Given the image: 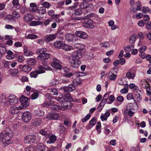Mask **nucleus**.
I'll list each match as a JSON object with an SVG mask.
<instances>
[{
    "label": "nucleus",
    "mask_w": 151,
    "mask_h": 151,
    "mask_svg": "<svg viewBox=\"0 0 151 151\" xmlns=\"http://www.w3.org/2000/svg\"><path fill=\"white\" fill-rule=\"evenodd\" d=\"M13 135L12 131L9 128H6L0 134V142H2L3 147H5L12 143V141L11 139Z\"/></svg>",
    "instance_id": "1"
},
{
    "label": "nucleus",
    "mask_w": 151,
    "mask_h": 151,
    "mask_svg": "<svg viewBox=\"0 0 151 151\" xmlns=\"http://www.w3.org/2000/svg\"><path fill=\"white\" fill-rule=\"evenodd\" d=\"M81 50H79L73 53L71 55L69 60L70 66L73 68L79 67L81 63V62L79 60L81 57L82 54Z\"/></svg>",
    "instance_id": "2"
},
{
    "label": "nucleus",
    "mask_w": 151,
    "mask_h": 151,
    "mask_svg": "<svg viewBox=\"0 0 151 151\" xmlns=\"http://www.w3.org/2000/svg\"><path fill=\"white\" fill-rule=\"evenodd\" d=\"M83 22H82L83 26L87 28L93 29L94 26L93 24V21L91 19H87V18L84 17L83 18Z\"/></svg>",
    "instance_id": "3"
},
{
    "label": "nucleus",
    "mask_w": 151,
    "mask_h": 151,
    "mask_svg": "<svg viewBox=\"0 0 151 151\" xmlns=\"http://www.w3.org/2000/svg\"><path fill=\"white\" fill-rule=\"evenodd\" d=\"M37 138V137L35 136H28L25 137L24 142L27 144L36 143L38 142V139Z\"/></svg>",
    "instance_id": "4"
},
{
    "label": "nucleus",
    "mask_w": 151,
    "mask_h": 151,
    "mask_svg": "<svg viewBox=\"0 0 151 151\" xmlns=\"http://www.w3.org/2000/svg\"><path fill=\"white\" fill-rule=\"evenodd\" d=\"M32 119L31 113L29 111L24 112L22 114V119L25 122H29Z\"/></svg>",
    "instance_id": "5"
},
{
    "label": "nucleus",
    "mask_w": 151,
    "mask_h": 151,
    "mask_svg": "<svg viewBox=\"0 0 151 151\" xmlns=\"http://www.w3.org/2000/svg\"><path fill=\"white\" fill-rule=\"evenodd\" d=\"M19 101L22 104V109L28 106L29 104V100L26 97L24 96H22L19 99Z\"/></svg>",
    "instance_id": "6"
},
{
    "label": "nucleus",
    "mask_w": 151,
    "mask_h": 151,
    "mask_svg": "<svg viewBox=\"0 0 151 151\" xmlns=\"http://www.w3.org/2000/svg\"><path fill=\"white\" fill-rule=\"evenodd\" d=\"M43 106L44 107H49L51 108L52 110L54 111H58L60 110H61V107L60 106L56 105H52L51 104L44 103L43 104Z\"/></svg>",
    "instance_id": "7"
},
{
    "label": "nucleus",
    "mask_w": 151,
    "mask_h": 151,
    "mask_svg": "<svg viewBox=\"0 0 151 151\" xmlns=\"http://www.w3.org/2000/svg\"><path fill=\"white\" fill-rule=\"evenodd\" d=\"M73 104L69 101H64L61 104V110L64 111L66 109H70L72 107Z\"/></svg>",
    "instance_id": "8"
},
{
    "label": "nucleus",
    "mask_w": 151,
    "mask_h": 151,
    "mask_svg": "<svg viewBox=\"0 0 151 151\" xmlns=\"http://www.w3.org/2000/svg\"><path fill=\"white\" fill-rule=\"evenodd\" d=\"M51 66L57 69L61 70L62 69V66L60 64V61L56 58H54L51 64Z\"/></svg>",
    "instance_id": "9"
},
{
    "label": "nucleus",
    "mask_w": 151,
    "mask_h": 151,
    "mask_svg": "<svg viewBox=\"0 0 151 151\" xmlns=\"http://www.w3.org/2000/svg\"><path fill=\"white\" fill-rule=\"evenodd\" d=\"M65 39L68 42H74L78 39V38L73 34H66L65 35Z\"/></svg>",
    "instance_id": "10"
},
{
    "label": "nucleus",
    "mask_w": 151,
    "mask_h": 151,
    "mask_svg": "<svg viewBox=\"0 0 151 151\" xmlns=\"http://www.w3.org/2000/svg\"><path fill=\"white\" fill-rule=\"evenodd\" d=\"M50 57V55L49 53H47L45 52L43 53H41L37 56V58L39 60L44 61L49 58Z\"/></svg>",
    "instance_id": "11"
},
{
    "label": "nucleus",
    "mask_w": 151,
    "mask_h": 151,
    "mask_svg": "<svg viewBox=\"0 0 151 151\" xmlns=\"http://www.w3.org/2000/svg\"><path fill=\"white\" fill-rule=\"evenodd\" d=\"M22 108L21 106H19L18 107L16 106H11L9 109V112L11 114L14 115L18 113L19 110L22 109Z\"/></svg>",
    "instance_id": "12"
},
{
    "label": "nucleus",
    "mask_w": 151,
    "mask_h": 151,
    "mask_svg": "<svg viewBox=\"0 0 151 151\" xmlns=\"http://www.w3.org/2000/svg\"><path fill=\"white\" fill-rule=\"evenodd\" d=\"M18 101V98L14 95L10 96L8 97V102L11 105L16 104Z\"/></svg>",
    "instance_id": "13"
},
{
    "label": "nucleus",
    "mask_w": 151,
    "mask_h": 151,
    "mask_svg": "<svg viewBox=\"0 0 151 151\" xmlns=\"http://www.w3.org/2000/svg\"><path fill=\"white\" fill-rule=\"evenodd\" d=\"M76 34L77 36L82 39H86L88 37L86 33L82 31H76Z\"/></svg>",
    "instance_id": "14"
},
{
    "label": "nucleus",
    "mask_w": 151,
    "mask_h": 151,
    "mask_svg": "<svg viewBox=\"0 0 151 151\" xmlns=\"http://www.w3.org/2000/svg\"><path fill=\"white\" fill-rule=\"evenodd\" d=\"M57 35L56 34L48 35L45 36L44 39L45 41L49 42L55 39Z\"/></svg>",
    "instance_id": "15"
},
{
    "label": "nucleus",
    "mask_w": 151,
    "mask_h": 151,
    "mask_svg": "<svg viewBox=\"0 0 151 151\" xmlns=\"http://www.w3.org/2000/svg\"><path fill=\"white\" fill-rule=\"evenodd\" d=\"M59 117L58 114L56 113H48L47 116V118L49 119L57 120Z\"/></svg>",
    "instance_id": "16"
},
{
    "label": "nucleus",
    "mask_w": 151,
    "mask_h": 151,
    "mask_svg": "<svg viewBox=\"0 0 151 151\" xmlns=\"http://www.w3.org/2000/svg\"><path fill=\"white\" fill-rule=\"evenodd\" d=\"M136 4L137 8H135L134 7H133L132 9H131L130 11V12L133 13H137V11H139L141 9L142 5L141 2L139 1H138Z\"/></svg>",
    "instance_id": "17"
},
{
    "label": "nucleus",
    "mask_w": 151,
    "mask_h": 151,
    "mask_svg": "<svg viewBox=\"0 0 151 151\" xmlns=\"http://www.w3.org/2000/svg\"><path fill=\"white\" fill-rule=\"evenodd\" d=\"M124 113L129 116V117H131L134 114V112L132 111L131 108H129L127 106L125 109L124 111Z\"/></svg>",
    "instance_id": "18"
},
{
    "label": "nucleus",
    "mask_w": 151,
    "mask_h": 151,
    "mask_svg": "<svg viewBox=\"0 0 151 151\" xmlns=\"http://www.w3.org/2000/svg\"><path fill=\"white\" fill-rule=\"evenodd\" d=\"M23 47L24 49V53L25 56H30L32 55L33 52L32 51L28 50L26 46H24Z\"/></svg>",
    "instance_id": "19"
},
{
    "label": "nucleus",
    "mask_w": 151,
    "mask_h": 151,
    "mask_svg": "<svg viewBox=\"0 0 151 151\" xmlns=\"http://www.w3.org/2000/svg\"><path fill=\"white\" fill-rule=\"evenodd\" d=\"M7 55L6 56V59L9 60L13 59L15 57V55L10 50H8L6 52Z\"/></svg>",
    "instance_id": "20"
},
{
    "label": "nucleus",
    "mask_w": 151,
    "mask_h": 151,
    "mask_svg": "<svg viewBox=\"0 0 151 151\" xmlns=\"http://www.w3.org/2000/svg\"><path fill=\"white\" fill-rule=\"evenodd\" d=\"M30 7L29 10L30 12H35L37 10V7L35 4L34 3H31L30 4Z\"/></svg>",
    "instance_id": "21"
},
{
    "label": "nucleus",
    "mask_w": 151,
    "mask_h": 151,
    "mask_svg": "<svg viewBox=\"0 0 151 151\" xmlns=\"http://www.w3.org/2000/svg\"><path fill=\"white\" fill-rule=\"evenodd\" d=\"M126 76L128 79H133L135 76V74L134 73H132L131 70H130L126 73Z\"/></svg>",
    "instance_id": "22"
},
{
    "label": "nucleus",
    "mask_w": 151,
    "mask_h": 151,
    "mask_svg": "<svg viewBox=\"0 0 151 151\" xmlns=\"http://www.w3.org/2000/svg\"><path fill=\"white\" fill-rule=\"evenodd\" d=\"M24 20L26 22H29L33 19L32 15L30 14H27L24 15Z\"/></svg>",
    "instance_id": "23"
},
{
    "label": "nucleus",
    "mask_w": 151,
    "mask_h": 151,
    "mask_svg": "<svg viewBox=\"0 0 151 151\" xmlns=\"http://www.w3.org/2000/svg\"><path fill=\"white\" fill-rule=\"evenodd\" d=\"M63 45L64 43L60 41L56 42L54 44V47L58 49H62Z\"/></svg>",
    "instance_id": "24"
},
{
    "label": "nucleus",
    "mask_w": 151,
    "mask_h": 151,
    "mask_svg": "<svg viewBox=\"0 0 151 151\" xmlns=\"http://www.w3.org/2000/svg\"><path fill=\"white\" fill-rule=\"evenodd\" d=\"M45 147L42 144L40 143L36 145L37 151H45Z\"/></svg>",
    "instance_id": "25"
},
{
    "label": "nucleus",
    "mask_w": 151,
    "mask_h": 151,
    "mask_svg": "<svg viewBox=\"0 0 151 151\" xmlns=\"http://www.w3.org/2000/svg\"><path fill=\"white\" fill-rule=\"evenodd\" d=\"M36 60L33 58H29L26 61L27 63L29 65H34L36 64Z\"/></svg>",
    "instance_id": "26"
},
{
    "label": "nucleus",
    "mask_w": 151,
    "mask_h": 151,
    "mask_svg": "<svg viewBox=\"0 0 151 151\" xmlns=\"http://www.w3.org/2000/svg\"><path fill=\"white\" fill-rule=\"evenodd\" d=\"M32 70L31 67L27 65H25L22 67V70L24 72L28 73Z\"/></svg>",
    "instance_id": "27"
},
{
    "label": "nucleus",
    "mask_w": 151,
    "mask_h": 151,
    "mask_svg": "<svg viewBox=\"0 0 151 151\" xmlns=\"http://www.w3.org/2000/svg\"><path fill=\"white\" fill-rule=\"evenodd\" d=\"M81 83L80 79L79 78H77L74 79L72 82V84L74 86H77Z\"/></svg>",
    "instance_id": "28"
},
{
    "label": "nucleus",
    "mask_w": 151,
    "mask_h": 151,
    "mask_svg": "<svg viewBox=\"0 0 151 151\" xmlns=\"http://www.w3.org/2000/svg\"><path fill=\"white\" fill-rule=\"evenodd\" d=\"M34 114L35 115L42 116H44V112L42 110H36L35 111Z\"/></svg>",
    "instance_id": "29"
},
{
    "label": "nucleus",
    "mask_w": 151,
    "mask_h": 151,
    "mask_svg": "<svg viewBox=\"0 0 151 151\" xmlns=\"http://www.w3.org/2000/svg\"><path fill=\"white\" fill-rule=\"evenodd\" d=\"M56 136L53 135L50 137L49 139L48 140L47 142L48 143L51 144L54 143L56 141Z\"/></svg>",
    "instance_id": "30"
},
{
    "label": "nucleus",
    "mask_w": 151,
    "mask_h": 151,
    "mask_svg": "<svg viewBox=\"0 0 151 151\" xmlns=\"http://www.w3.org/2000/svg\"><path fill=\"white\" fill-rule=\"evenodd\" d=\"M136 37L137 35L136 34H133L132 35L129 39V43L131 44L134 43L135 41Z\"/></svg>",
    "instance_id": "31"
},
{
    "label": "nucleus",
    "mask_w": 151,
    "mask_h": 151,
    "mask_svg": "<svg viewBox=\"0 0 151 151\" xmlns=\"http://www.w3.org/2000/svg\"><path fill=\"white\" fill-rule=\"evenodd\" d=\"M37 12L40 15L44 14L46 13V9L45 7H42L38 10Z\"/></svg>",
    "instance_id": "32"
},
{
    "label": "nucleus",
    "mask_w": 151,
    "mask_h": 151,
    "mask_svg": "<svg viewBox=\"0 0 151 151\" xmlns=\"http://www.w3.org/2000/svg\"><path fill=\"white\" fill-rule=\"evenodd\" d=\"M42 24V22L40 21H33L30 23V25L31 26H36L38 25H41Z\"/></svg>",
    "instance_id": "33"
},
{
    "label": "nucleus",
    "mask_w": 151,
    "mask_h": 151,
    "mask_svg": "<svg viewBox=\"0 0 151 151\" xmlns=\"http://www.w3.org/2000/svg\"><path fill=\"white\" fill-rule=\"evenodd\" d=\"M134 46L133 45H128L124 48V51L126 52H129L133 49Z\"/></svg>",
    "instance_id": "34"
},
{
    "label": "nucleus",
    "mask_w": 151,
    "mask_h": 151,
    "mask_svg": "<svg viewBox=\"0 0 151 151\" xmlns=\"http://www.w3.org/2000/svg\"><path fill=\"white\" fill-rule=\"evenodd\" d=\"M62 49L64 50L68 51L73 50V48L71 46L68 45L64 43V45H63V47L62 48Z\"/></svg>",
    "instance_id": "35"
},
{
    "label": "nucleus",
    "mask_w": 151,
    "mask_h": 151,
    "mask_svg": "<svg viewBox=\"0 0 151 151\" xmlns=\"http://www.w3.org/2000/svg\"><path fill=\"white\" fill-rule=\"evenodd\" d=\"M109 78L110 80L114 81L116 79V75L114 74L113 73L111 72H109Z\"/></svg>",
    "instance_id": "36"
},
{
    "label": "nucleus",
    "mask_w": 151,
    "mask_h": 151,
    "mask_svg": "<svg viewBox=\"0 0 151 151\" xmlns=\"http://www.w3.org/2000/svg\"><path fill=\"white\" fill-rule=\"evenodd\" d=\"M40 74L37 70L35 71H33L31 72L30 73V76L31 78H36L38 74Z\"/></svg>",
    "instance_id": "37"
},
{
    "label": "nucleus",
    "mask_w": 151,
    "mask_h": 151,
    "mask_svg": "<svg viewBox=\"0 0 151 151\" xmlns=\"http://www.w3.org/2000/svg\"><path fill=\"white\" fill-rule=\"evenodd\" d=\"M55 99L58 101L61 102L64 100L65 98L63 95L61 94L59 97H55Z\"/></svg>",
    "instance_id": "38"
},
{
    "label": "nucleus",
    "mask_w": 151,
    "mask_h": 151,
    "mask_svg": "<svg viewBox=\"0 0 151 151\" xmlns=\"http://www.w3.org/2000/svg\"><path fill=\"white\" fill-rule=\"evenodd\" d=\"M39 70H37L39 73L40 74L44 73L45 72V68L42 65H40L38 67Z\"/></svg>",
    "instance_id": "39"
},
{
    "label": "nucleus",
    "mask_w": 151,
    "mask_h": 151,
    "mask_svg": "<svg viewBox=\"0 0 151 151\" xmlns=\"http://www.w3.org/2000/svg\"><path fill=\"white\" fill-rule=\"evenodd\" d=\"M81 9H86L89 6L88 3H81L79 5Z\"/></svg>",
    "instance_id": "40"
},
{
    "label": "nucleus",
    "mask_w": 151,
    "mask_h": 151,
    "mask_svg": "<svg viewBox=\"0 0 151 151\" xmlns=\"http://www.w3.org/2000/svg\"><path fill=\"white\" fill-rule=\"evenodd\" d=\"M38 36L37 35L33 34L28 35L27 37V38L29 39H37Z\"/></svg>",
    "instance_id": "41"
},
{
    "label": "nucleus",
    "mask_w": 151,
    "mask_h": 151,
    "mask_svg": "<svg viewBox=\"0 0 151 151\" xmlns=\"http://www.w3.org/2000/svg\"><path fill=\"white\" fill-rule=\"evenodd\" d=\"M59 82L60 83H63L64 84L68 83L69 82V79L65 78L60 79L59 80Z\"/></svg>",
    "instance_id": "42"
},
{
    "label": "nucleus",
    "mask_w": 151,
    "mask_h": 151,
    "mask_svg": "<svg viewBox=\"0 0 151 151\" xmlns=\"http://www.w3.org/2000/svg\"><path fill=\"white\" fill-rule=\"evenodd\" d=\"M35 150L34 146L31 145L25 149L24 151H34Z\"/></svg>",
    "instance_id": "43"
},
{
    "label": "nucleus",
    "mask_w": 151,
    "mask_h": 151,
    "mask_svg": "<svg viewBox=\"0 0 151 151\" xmlns=\"http://www.w3.org/2000/svg\"><path fill=\"white\" fill-rule=\"evenodd\" d=\"M75 76H76V74L73 73L71 72L68 73H65L64 74V76L65 77H66L67 78H70V77L72 76L73 77L72 78H73V77Z\"/></svg>",
    "instance_id": "44"
},
{
    "label": "nucleus",
    "mask_w": 151,
    "mask_h": 151,
    "mask_svg": "<svg viewBox=\"0 0 151 151\" xmlns=\"http://www.w3.org/2000/svg\"><path fill=\"white\" fill-rule=\"evenodd\" d=\"M143 17V15L141 13H139L133 16L134 18H135L137 19H140Z\"/></svg>",
    "instance_id": "45"
},
{
    "label": "nucleus",
    "mask_w": 151,
    "mask_h": 151,
    "mask_svg": "<svg viewBox=\"0 0 151 151\" xmlns=\"http://www.w3.org/2000/svg\"><path fill=\"white\" fill-rule=\"evenodd\" d=\"M41 123V121L40 119H35L33 122V124L37 126H39Z\"/></svg>",
    "instance_id": "46"
},
{
    "label": "nucleus",
    "mask_w": 151,
    "mask_h": 151,
    "mask_svg": "<svg viewBox=\"0 0 151 151\" xmlns=\"http://www.w3.org/2000/svg\"><path fill=\"white\" fill-rule=\"evenodd\" d=\"M95 14L94 13H91L90 14H89L88 15L85 16L84 17L86 18H87V19H94L95 17Z\"/></svg>",
    "instance_id": "47"
},
{
    "label": "nucleus",
    "mask_w": 151,
    "mask_h": 151,
    "mask_svg": "<svg viewBox=\"0 0 151 151\" xmlns=\"http://www.w3.org/2000/svg\"><path fill=\"white\" fill-rule=\"evenodd\" d=\"M47 50L45 48H42L38 49L37 50V54H41V53H43L47 51Z\"/></svg>",
    "instance_id": "48"
},
{
    "label": "nucleus",
    "mask_w": 151,
    "mask_h": 151,
    "mask_svg": "<svg viewBox=\"0 0 151 151\" xmlns=\"http://www.w3.org/2000/svg\"><path fill=\"white\" fill-rule=\"evenodd\" d=\"M96 122V119L95 117H93L90 121L89 124L90 125L93 126L95 125Z\"/></svg>",
    "instance_id": "49"
},
{
    "label": "nucleus",
    "mask_w": 151,
    "mask_h": 151,
    "mask_svg": "<svg viewBox=\"0 0 151 151\" xmlns=\"http://www.w3.org/2000/svg\"><path fill=\"white\" fill-rule=\"evenodd\" d=\"M100 45L101 47L107 48L109 47L110 44L109 42H105L101 43Z\"/></svg>",
    "instance_id": "50"
},
{
    "label": "nucleus",
    "mask_w": 151,
    "mask_h": 151,
    "mask_svg": "<svg viewBox=\"0 0 151 151\" xmlns=\"http://www.w3.org/2000/svg\"><path fill=\"white\" fill-rule=\"evenodd\" d=\"M12 15L13 17H15L16 19H18L20 17L19 14L16 11L14 12H13Z\"/></svg>",
    "instance_id": "51"
},
{
    "label": "nucleus",
    "mask_w": 151,
    "mask_h": 151,
    "mask_svg": "<svg viewBox=\"0 0 151 151\" xmlns=\"http://www.w3.org/2000/svg\"><path fill=\"white\" fill-rule=\"evenodd\" d=\"M68 91L70 92L73 91L75 90L76 88L75 86L72 84H69L68 86Z\"/></svg>",
    "instance_id": "52"
},
{
    "label": "nucleus",
    "mask_w": 151,
    "mask_h": 151,
    "mask_svg": "<svg viewBox=\"0 0 151 151\" xmlns=\"http://www.w3.org/2000/svg\"><path fill=\"white\" fill-rule=\"evenodd\" d=\"M38 96L39 94L38 92H35L31 95V98L32 99H35L38 98Z\"/></svg>",
    "instance_id": "53"
},
{
    "label": "nucleus",
    "mask_w": 151,
    "mask_h": 151,
    "mask_svg": "<svg viewBox=\"0 0 151 151\" xmlns=\"http://www.w3.org/2000/svg\"><path fill=\"white\" fill-rule=\"evenodd\" d=\"M135 97L136 99L137 102H139L141 99L140 98V95L137 91H136L135 93Z\"/></svg>",
    "instance_id": "54"
},
{
    "label": "nucleus",
    "mask_w": 151,
    "mask_h": 151,
    "mask_svg": "<svg viewBox=\"0 0 151 151\" xmlns=\"http://www.w3.org/2000/svg\"><path fill=\"white\" fill-rule=\"evenodd\" d=\"M101 127V124L100 122H98L96 124V129L97 130L99 134H100L101 132L100 128Z\"/></svg>",
    "instance_id": "55"
},
{
    "label": "nucleus",
    "mask_w": 151,
    "mask_h": 151,
    "mask_svg": "<svg viewBox=\"0 0 151 151\" xmlns=\"http://www.w3.org/2000/svg\"><path fill=\"white\" fill-rule=\"evenodd\" d=\"M146 49V47L144 46H141L139 49L138 50L139 52H140V53H144V52Z\"/></svg>",
    "instance_id": "56"
},
{
    "label": "nucleus",
    "mask_w": 151,
    "mask_h": 151,
    "mask_svg": "<svg viewBox=\"0 0 151 151\" xmlns=\"http://www.w3.org/2000/svg\"><path fill=\"white\" fill-rule=\"evenodd\" d=\"M50 90V92H52V94L53 95H56L58 93L57 90L55 88H52Z\"/></svg>",
    "instance_id": "57"
},
{
    "label": "nucleus",
    "mask_w": 151,
    "mask_h": 151,
    "mask_svg": "<svg viewBox=\"0 0 151 151\" xmlns=\"http://www.w3.org/2000/svg\"><path fill=\"white\" fill-rule=\"evenodd\" d=\"M143 12L145 13L149 12L150 9L147 6H143L142 7Z\"/></svg>",
    "instance_id": "58"
},
{
    "label": "nucleus",
    "mask_w": 151,
    "mask_h": 151,
    "mask_svg": "<svg viewBox=\"0 0 151 151\" xmlns=\"http://www.w3.org/2000/svg\"><path fill=\"white\" fill-rule=\"evenodd\" d=\"M91 116V115L90 114H88L86 116L82 119V122H86L90 118Z\"/></svg>",
    "instance_id": "59"
},
{
    "label": "nucleus",
    "mask_w": 151,
    "mask_h": 151,
    "mask_svg": "<svg viewBox=\"0 0 151 151\" xmlns=\"http://www.w3.org/2000/svg\"><path fill=\"white\" fill-rule=\"evenodd\" d=\"M42 4L43 6L47 8H49L50 6V4L47 2H45L43 3Z\"/></svg>",
    "instance_id": "60"
},
{
    "label": "nucleus",
    "mask_w": 151,
    "mask_h": 151,
    "mask_svg": "<svg viewBox=\"0 0 151 151\" xmlns=\"http://www.w3.org/2000/svg\"><path fill=\"white\" fill-rule=\"evenodd\" d=\"M145 20H144L143 19L141 20H140L138 22V24L139 26L140 27H143L144 25L145 24Z\"/></svg>",
    "instance_id": "61"
},
{
    "label": "nucleus",
    "mask_w": 151,
    "mask_h": 151,
    "mask_svg": "<svg viewBox=\"0 0 151 151\" xmlns=\"http://www.w3.org/2000/svg\"><path fill=\"white\" fill-rule=\"evenodd\" d=\"M82 10L80 9H77L75 10V13L77 15H80L82 13Z\"/></svg>",
    "instance_id": "62"
},
{
    "label": "nucleus",
    "mask_w": 151,
    "mask_h": 151,
    "mask_svg": "<svg viewBox=\"0 0 151 151\" xmlns=\"http://www.w3.org/2000/svg\"><path fill=\"white\" fill-rule=\"evenodd\" d=\"M65 97L68 99L69 100H71L72 99V96L70 95L69 93H67L64 94Z\"/></svg>",
    "instance_id": "63"
},
{
    "label": "nucleus",
    "mask_w": 151,
    "mask_h": 151,
    "mask_svg": "<svg viewBox=\"0 0 151 151\" xmlns=\"http://www.w3.org/2000/svg\"><path fill=\"white\" fill-rule=\"evenodd\" d=\"M134 98L133 95L131 93H129L127 94V98L128 100H130Z\"/></svg>",
    "instance_id": "64"
}]
</instances>
